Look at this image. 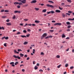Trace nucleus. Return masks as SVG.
<instances>
[{
	"mask_svg": "<svg viewBox=\"0 0 74 74\" xmlns=\"http://www.w3.org/2000/svg\"><path fill=\"white\" fill-rule=\"evenodd\" d=\"M15 18H16V17L15 16H14L13 17V19H15Z\"/></svg>",
	"mask_w": 74,
	"mask_h": 74,
	"instance_id": "obj_47",
	"label": "nucleus"
},
{
	"mask_svg": "<svg viewBox=\"0 0 74 74\" xmlns=\"http://www.w3.org/2000/svg\"><path fill=\"white\" fill-rule=\"evenodd\" d=\"M26 36L27 37H29V36H30V34L26 35Z\"/></svg>",
	"mask_w": 74,
	"mask_h": 74,
	"instance_id": "obj_41",
	"label": "nucleus"
},
{
	"mask_svg": "<svg viewBox=\"0 0 74 74\" xmlns=\"http://www.w3.org/2000/svg\"><path fill=\"white\" fill-rule=\"evenodd\" d=\"M5 38V36H3V37H2V40H3L4 38Z\"/></svg>",
	"mask_w": 74,
	"mask_h": 74,
	"instance_id": "obj_54",
	"label": "nucleus"
},
{
	"mask_svg": "<svg viewBox=\"0 0 74 74\" xmlns=\"http://www.w3.org/2000/svg\"><path fill=\"white\" fill-rule=\"evenodd\" d=\"M22 71H23V72H24V71H25V69H22Z\"/></svg>",
	"mask_w": 74,
	"mask_h": 74,
	"instance_id": "obj_58",
	"label": "nucleus"
},
{
	"mask_svg": "<svg viewBox=\"0 0 74 74\" xmlns=\"http://www.w3.org/2000/svg\"><path fill=\"white\" fill-rule=\"evenodd\" d=\"M69 21H74V18H73V19H70V18H69L68 19Z\"/></svg>",
	"mask_w": 74,
	"mask_h": 74,
	"instance_id": "obj_19",
	"label": "nucleus"
},
{
	"mask_svg": "<svg viewBox=\"0 0 74 74\" xmlns=\"http://www.w3.org/2000/svg\"><path fill=\"white\" fill-rule=\"evenodd\" d=\"M59 8L60 9V10H63V8H60V6L59 7Z\"/></svg>",
	"mask_w": 74,
	"mask_h": 74,
	"instance_id": "obj_38",
	"label": "nucleus"
},
{
	"mask_svg": "<svg viewBox=\"0 0 74 74\" xmlns=\"http://www.w3.org/2000/svg\"><path fill=\"white\" fill-rule=\"evenodd\" d=\"M27 31L28 32H30V31H31V30L30 29H28L27 30Z\"/></svg>",
	"mask_w": 74,
	"mask_h": 74,
	"instance_id": "obj_60",
	"label": "nucleus"
},
{
	"mask_svg": "<svg viewBox=\"0 0 74 74\" xmlns=\"http://www.w3.org/2000/svg\"><path fill=\"white\" fill-rule=\"evenodd\" d=\"M66 23L67 25H71V24H70V23L69 22H66Z\"/></svg>",
	"mask_w": 74,
	"mask_h": 74,
	"instance_id": "obj_11",
	"label": "nucleus"
},
{
	"mask_svg": "<svg viewBox=\"0 0 74 74\" xmlns=\"http://www.w3.org/2000/svg\"><path fill=\"white\" fill-rule=\"evenodd\" d=\"M37 2V1L34 0H33L31 2V3H36Z\"/></svg>",
	"mask_w": 74,
	"mask_h": 74,
	"instance_id": "obj_7",
	"label": "nucleus"
},
{
	"mask_svg": "<svg viewBox=\"0 0 74 74\" xmlns=\"http://www.w3.org/2000/svg\"><path fill=\"white\" fill-rule=\"evenodd\" d=\"M54 26H56V25H59V26H60V25H61V23H56L54 24Z\"/></svg>",
	"mask_w": 74,
	"mask_h": 74,
	"instance_id": "obj_6",
	"label": "nucleus"
},
{
	"mask_svg": "<svg viewBox=\"0 0 74 74\" xmlns=\"http://www.w3.org/2000/svg\"><path fill=\"white\" fill-rule=\"evenodd\" d=\"M17 7L18 8H21V6H20L18 5L17 6Z\"/></svg>",
	"mask_w": 74,
	"mask_h": 74,
	"instance_id": "obj_45",
	"label": "nucleus"
},
{
	"mask_svg": "<svg viewBox=\"0 0 74 74\" xmlns=\"http://www.w3.org/2000/svg\"><path fill=\"white\" fill-rule=\"evenodd\" d=\"M50 12H51V14H54V13H55L53 11H50Z\"/></svg>",
	"mask_w": 74,
	"mask_h": 74,
	"instance_id": "obj_32",
	"label": "nucleus"
},
{
	"mask_svg": "<svg viewBox=\"0 0 74 74\" xmlns=\"http://www.w3.org/2000/svg\"><path fill=\"white\" fill-rule=\"evenodd\" d=\"M39 71H40V72H42V71H43V70L42 69H40L39 70Z\"/></svg>",
	"mask_w": 74,
	"mask_h": 74,
	"instance_id": "obj_49",
	"label": "nucleus"
},
{
	"mask_svg": "<svg viewBox=\"0 0 74 74\" xmlns=\"http://www.w3.org/2000/svg\"><path fill=\"white\" fill-rule=\"evenodd\" d=\"M48 2H49V3H54L53 1H49Z\"/></svg>",
	"mask_w": 74,
	"mask_h": 74,
	"instance_id": "obj_30",
	"label": "nucleus"
},
{
	"mask_svg": "<svg viewBox=\"0 0 74 74\" xmlns=\"http://www.w3.org/2000/svg\"><path fill=\"white\" fill-rule=\"evenodd\" d=\"M4 11V10H2L1 11V12H3Z\"/></svg>",
	"mask_w": 74,
	"mask_h": 74,
	"instance_id": "obj_48",
	"label": "nucleus"
},
{
	"mask_svg": "<svg viewBox=\"0 0 74 74\" xmlns=\"http://www.w3.org/2000/svg\"><path fill=\"white\" fill-rule=\"evenodd\" d=\"M52 23H55V22H56V21H55L53 20L52 21Z\"/></svg>",
	"mask_w": 74,
	"mask_h": 74,
	"instance_id": "obj_51",
	"label": "nucleus"
},
{
	"mask_svg": "<svg viewBox=\"0 0 74 74\" xmlns=\"http://www.w3.org/2000/svg\"><path fill=\"white\" fill-rule=\"evenodd\" d=\"M38 69V67H37V66H35L34 67V69L35 70H37Z\"/></svg>",
	"mask_w": 74,
	"mask_h": 74,
	"instance_id": "obj_18",
	"label": "nucleus"
},
{
	"mask_svg": "<svg viewBox=\"0 0 74 74\" xmlns=\"http://www.w3.org/2000/svg\"><path fill=\"white\" fill-rule=\"evenodd\" d=\"M23 33H26L27 32L26 30H23Z\"/></svg>",
	"mask_w": 74,
	"mask_h": 74,
	"instance_id": "obj_35",
	"label": "nucleus"
},
{
	"mask_svg": "<svg viewBox=\"0 0 74 74\" xmlns=\"http://www.w3.org/2000/svg\"><path fill=\"white\" fill-rule=\"evenodd\" d=\"M46 11H47V10H46V9L43 10L42 11V12H46Z\"/></svg>",
	"mask_w": 74,
	"mask_h": 74,
	"instance_id": "obj_17",
	"label": "nucleus"
},
{
	"mask_svg": "<svg viewBox=\"0 0 74 74\" xmlns=\"http://www.w3.org/2000/svg\"><path fill=\"white\" fill-rule=\"evenodd\" d=\"M18 4L19 3L18 2H15L14 3V5H16V4Z\"/></svg>",
	"mask_w": 74,
	"mask_h": 74,
	"instance_id": "obj_16",
	"label": "nucleus"
},
{
	"mask_svg": "<svg viewBox=\"0 0 74 74\" xmlns=\"http://www.w3.org/2000/svg\"><path fill=\"white\" fill-rule=\"evenodd\" d=\"M21 34V32H18L17 33V34Z\"/></svg>",
	"mask_w": 74,
	"mask_h": 74,
	"instance_id": "obj_53",
	"label": "nucleus"
},
{
	"mask_svg": "<svg viewBox=\"0 0 74 74\" xmlns=\"http://www.w3.org/2000/svg\"><path fill=\"white\" fill-rule=\"evenodd\" d=\"M70 69H74V66H72L70 67Z\"/></svg>",
	"mask_w": 74,
	"mask_h": 74,
	"instance_id": "obj_40",
	"label": "nucleus"
},
{
	"mask_svg": "<svg viewBox=\"0 0 74 74\" xmlns=\"http://www.w3.org/2000/svg\"><path fill=\"white\" fill-rule=\"evenodd\" d=\"M35 23H40V21L36 20L35 21Z\"/></svg>",
	"mask_w": 74,
	"mask_h": 74,
	"instance_id": "obj_15",
	"label": "nucleus"
},
{
	"mask_svg": "<svg viewBox=\"0 0 74 74\" xmlns=\"http://www.w3.org/2000/svg\"><path fill=\"white\" fill-rule=\"evenodd\" d=\"M47 36V33H44L42 36L41 37V39L42 40L43 38H44V37H45Z\"/></svg>",
	"mask_w": 74,
	"mask_h": 74,
	"instance_id": "obj_1",
	"label": "nucleus"
},
{
	"mask_svg": "<svg viewBox=\"0 0 74 74\" xmlns=\"http://www.w3.org/2000/svg\"><path fill=\"white\" fill-rule=\"evenodd\" d=\"M10 64L12 65V64H14V62H10Z\"/></svg>",
	"mask_w": 74,
	"mask_h": 74,
	"instance_id": "obj_28",
	"label": "nucleus"
},
{
	"mask_svg": "<svg viewBox=\"0 0 74 74\" xmlns=\"http://www.w3.org/2000/svg\"><path fill=\"white\" fill-rule=\"evenodd\" d=\"M46 6L47 7H51V8H53L54 7L53 5H50L49 4L46 5Z\"/></svg>",
	"mask_w": 74,
	"mask_h": 74,
	"instance_id": "obj_3",
	"label": "nucleus"
},
{
	"mask_svg": "<svg viewBox=\"0 0 74 74\" xmlns=\"http://www.w3.org/2000/svg\"><path fill=\"white\" fill-rule=\"evenodd\" d=\"M24 21H28V19H24Z\"/></svg>",
	"mask_w": 74,
	"mask_h": 74,
	"instance_id": "obj_56",
	"label": "nucleus"
},
{
	"mask_svg": "<svg viewBox=\"0 0 74 74\" xmlns=\"http://www.w3.org/2000/svg\"><path fill=\"white\" fill-rule=\"evenodd\" d=\"M13 57L15 58H17L18 59H21V57H19L18 56H16L15 55L13 56Z\"/></svg>",
	"mask_w": 74,
	"mask_h": 74,
	"instance_id": "obj_4",
	"label": "nucleus"
},
{
	"mask_svg": "<svg viewBox=\"0 0 74 74\" xmlns=\"http://www.w3.org/2000/svg\"><path fill=\"white\" fill-rule=\"evenodd\" d=\"M14 13H18V14H21V12L20 11H18V10H15L14 12Z\"/></svg>",
	"mask_w": 74,
	"mask_h": 74,
	"instance_id": "obj_5",
	"label": "nucleus"
},
{
	"mask_svg": "<svg viewBox=\"0 0 74 74\" xmlns=\"http://www.w3.org/2000/svg\"><path fill=\"white\" fill-rule=\"evenodd\" d=\"M2 18H3V19H4V18H6V16H2Z\"/></svg>",
	"mask_w": 74,
	"mask_h": 74,
	"instance_id": "obj_36",
	"label": "nucleus"
},
{
	"mask_svg": "<svg viewBox=\"0 0 74 74\" xmlns=\"http://www.w3.org/2000/svg\"><path fill=\"white\" fill-rule=\"evenodd\" d=\"M56 58H60V56L57 55V56H56Z\"/></svg>",
	"mask_w": 74,
	"mask_h": 74,
	"instance_id": "obj_39",
	"label": "nucleus"
},
{
	"mask_svg": "<svg viewBox=\"0 0 74 74\" xmlns=\"http://www.w3.org/2000/svg\"><path fill=\"white\" fill-rule=\"evenodd\" d=\"M5 40H8V37H5Z\"/></svg>",
	"mask_w": 74,
	"mask_h": 74,
	"instance_id": "obj_42",
	"label": "nucleus"
},
{
	"mask_svg": "<svg viewBox=\"0 0 74 74\" xmlns=\"http://www.w3.org/2000/svg\"><path fill=\"white\" fill-rule=\"evenodd\" d=\"M50 13H51V11L48 12H47V14H50Z\"/></svg>",
	"mask_w": 74,
	"mask_h": 74,
	"instance_id": "obj_59",
	"label": "nucleus"
},
{
	"mask_svg": "<svg viewBox=\"0 0 74 74\" xmlns=\"http://www.w3.org/2000/svg\"><path fill=\"white\" fill-rule=\"evenodd\" d=\"M65 7H71V5H66L65 6Z\"/></svg>",
	"mask_w": 74,
	"mask_h": 74,
	"instance_id": "obj_14",
	"label": "nucleus"
},
{
	"mask_svg": "<svg viewBox=\"0 0 74 74\" xmlns=\"http://www.w3.org/2000/svg\"><path fill=\"white\" fill-rule=\"evenodd\" d=\"M67 27L68 28V29H70V27H71V25H69L67 26Z\"/></svg>",
	"mask_w": 74,
	"mask_h": 74,
	"instance_id": "obj_21",
	"label": "nucleus"
},
{
	"mask_svg": "<svg viewBox=\"0 0 74 74\" xmlns=\"http://www.w3.org/2000/svg\"><path fill=\"white\" fill-rule=\"evenodd\" d=\"M4 47H7V45H6V43H4Z\"/></svg>",
	"mask_w": 74,
	"mask_h": 74,
	"instance_id": "obj_57",
	"label": "nucleus"
},
{
	"mask_svg": "<svg viewBox=\"0 0 74 74\" xmlns=\"http://www.w3.org/2000/svg\"><path fill=\"white\" fill-rule=\"evenodd\" d=\"M4 12H9V11H8V10H5L4 11Z\"/></svg>",
	"mask_w": 74,
	"mask_h": 74,
	"instance_id": "obj_25",
	"label": "nucleus"
},
{
	"mask_svg": "<svg viewBox=\"0 0 74 74\" xmlns=\"http://www.w3.org/2000/svg\"><path fill=\"white\" fill-rule=\"evenodd\" d=\"M64 4H65V3H61L62 5H64Z\"/></svg>",
	"mask_w": 74,
	"mask_h": 74,
	"instance_id": "obj_44",
	"label": "nucleus"
},
{
	"mask_svg": "<svg viewBox=\"0 0 74 74\" xmlns=\"http://www.w3.org/2000/svg\"><path fill=\"white\" fill-rule=\"evenodd\" d=\"M27 5H24L23 7H27Z\"/></svg>",
	"mask_w": 74,
	"mask_h": 74,
	"instance_id": "obj_63",
	"label": "nucleus"
},
{
	"mask_svg": "<svg viewBox=\"0 0 74 74\" xmlns=\"http://www.w3.org/2000/svg\"><path fill=\"white\" fill-rule=\"evenodd\" d=\"M55 12H58V13H60V10H55Z\"/></svg>",
	"mask_w": 74,
	"mask_h": 74,
	"instance_id": "obj_8",
	"label": "nucleus"
},
{
	"mask_svg": "<svg viewBox=\"0 0 74 74\" xmlns=\"http://www.w3.org/2000/svg\"><path fill=\"white\" fill-rule=\"evenodd\" d=\"M32 26H36V25L34 24H32Z\"/></svg>",
	"mask_w": 74,
	"mask_h": 74,
	"instance_id": "obj_61",
	"label": "nucleus"
},
{
	"mask_svg": "<svg viewBox=\"0 0 74 74\" xmlns=\"http://www.w3.org/2000/svg\"><path fill=\"white\" fill-rule=\"evenodd\" d=\"M62 16H63V17H65V14L63 13H62Z\"/></svg>",
	"mask_w": 74,
	"mask_h": 74,
	"instance_id": "obj_20",
	"label": "nucleus"
},
{
	"mask_svg": "<svg viewBox=\"0 0 74 74\" xmlns=\"http://www.w3.org/2000/svg\"><path fill=\"white\" fill-rule=\"evenodd\" d=\"M17 51L18 52H19L20 51H22V50L20 49H18Z\"/></svg>",
	"mask_w": 74,
	"mask_h": 74,
	"instance_id": "obj_33",
	"label": "nucleus"
},
{
	"mask_svg": "<svg viewBox=\"0 0 74 74\" xmlns=\"http://www.w3.org/2000/svg\"><path fill=\"white\" fill-rule=\"evenodd\" d=\"M49 38H52V36L51 35H50L49 36Z\"/></svg>",
	"mask_w": 74,
	"mask_h": 74,
	"instance_id": "obj_52",
	"label": "nucleus"
},
{
	"mask_svg": "<svg viewBox=\"0 0 74 74\" xmlns=\"http://www.w3.org/2000/svg\"><path fill=\"white\" fill-rule=\"evenodd\" d=\"M60 66H61V65H59L58 66H57V68H60Z\"/></svg>",
	"mask_w": 74,
	"mask_h": 74,
	"instance_id": "obj_37",
	"label": "nucleus"
},
{
	"mask_svg": "<svg viewBox=\"0 0 74 74\" xmlns=\"http://www.w3.org/2000/svg\"><path fill=\"white\" fill-rule=\"evenodd\" d=\"M18 4H19V5H23V3H22L21 2H20V3H18Z\"/></svg>",
	"mask_w": 74,
	"mask_h": 74,
	"instance_id": "obj_27",
	"label": "nucleus"
},
{
	"mask_svg": "<svg viewBox=\"0 0 74 74\" xmlns=\"http://www.w3.org/2000/svg\"><path fill=\"white\" fill-rule=\"evenodd\" d=\"M18 64V62H16L14 64H15V65H16V64Z\"/></svg>",
	"mask_w": 74,
	"mask_h": 74,
	"instance_id": "obj_34",
	"label": "nucleus"
},
{
	"mask_svg": "<svg viewBox=\"0 0 74 74\" xmlns=\"http://www.w3.org/2000/svg\"><path fill=\"white\" fill-rule=\"evenodd\" d=\"M34 9H35V10L36 11H38V10H39V8H35Z\"/></svg>",
	"mask_w": 74,
	"mask_h": 74,
	"instance_id": "obj_23",
	"label": "nucleus"
},
{
	"mask_svg": "<svg viewBox=\"0 0 74 74\" xmlns=\"http://www.w3.org/2000/svg\"><path fill=\"white\" fill-rule=\"evenodd\" d=\"M67 1L68 2H69V3H71V0H67Z\"/></svg>",
	"mask_w": 74,
	"mask_h": 74,
	"instance_id": "obj_26",
	"label": "nucleus"
},
{
	"mask_svg": "<svg viewBox=\"0 0 74 74\" xmlns=\"http://www.w3.org/2000/svg\"><path fill=\"white\" fill-rule=\"evenodd\" d=\"M66 37V36L64 34L62 35V38H64V37Z\"/></svg>",
	"mask_w": 74,
	"mask_h": 74,
	"instance_id": "obj_22",
	"label": "nucleus"
},
{
	"mask_svg": "<svg viewBox=\"0 0 74 74\" xmlns=\"http://www.w3.org/2000/svg\"><path fill=\"white\" fill-rule=\"evenodd\" d=\"M6 25L8 26H10V25H11V23H7Z\"/></svg>",
	"mask_w": 74,
	"mask_h": 74,
	"instance_id": "obj_9",
	"label": "nucleus"
},
{
	"mask_svg": "<svg viewBox=\"0 0 74 74\" xmlns=\"http://www.w3.org/2000/svg\"><path fill=\"white\" fill-rule=\"evenodd\" d=\"M4 30V27H0V30Z\"/></svg>",
	"mask_w": 74,
	"mask_h": 74,
	"instance_id": "obj_10",
	"label": "nucleus"
},
{
	"mask_svg": "<svg viewBox=\"0 0 74 74\" xmlns=\"http://www.w3.org/2000/svg\"><path fill=\"white\" fill-rule=\"evenodd\" d=\"M41 55H44V53L42 52H41L40 53Z\"/></svg>",
	"mask_w": 74,
	"mask_h": 74,
	"instance_id": "obj_43",
	"label": "nucleus"
},
{
	"mask_svg": "<svg viewBox=\"0 0 74 74\" xmlns=\"http://www.w3.org/2000/svg\"><path fill=\"white\" fill-rule=\"evenodd\" d=\"M18 1L20 2H21L22 3H23V4H25L26 2V0H18Z\"/></svg>",
	"mask_w": 74,
	"mask_h": 74,
	"instance_id": "obj_2",
	"label": "nucleus"
},
{
	"mask_svg": "<svg viewBox=\"0 0 74 74\" xmlns=\"http://www.w3.org/2000/svg\"><path fill=\"white\" fill-rule=\"evenodd\" d=\"M69 65V64H65V66L66 67H68V66Z\"/></svg>",
	"mask_w": 74,
	"mask_h": 74,
	"instance_id": "obj_29",
	"label": "nucleus"
},
{
	"mask_svg": "<svg viewBox=\"0 0 74 74\" xmlns=\"http://www.w3.org/2000/svg\"><path fill=\"white\" fill-rule=\"evenodd\" d=\"M21 37L22 38H24V37L26 38V36L25 35H21Z\"/></svg>",
	"mask_w": 74,
	"mask_h": 74,
	"instance_id": "obj_13",
	"label": "nucleus"
},
{
	"mask_svg": "<svg viewBox=\"0 0 74 74\" xmlns=\"http://www.w3.org/2000/svg\"><path fill=\"white\" fill-rule=\"evenodd\" d=\"M9 21H10V20H6V22H9Z\"/></svg>",
	"mask_w": 74,
	"mask_h": 74,
	"instance_id": "obj_64",
	"label": "nucleus"
},
{
	"mask_svg": "<svg viewBox=\"0 0 74 74\" xmlns=\"http://www.w3.org/2000/svg\"><path fill=\"white\" fill-rule=\"evenodd\" d=\"M20 57H23V56H24V54H22V53H21L20 54Z\"/></svg>",
	"mask_w": 74,
	"mask_h": 74,
	"instance_id": "obj_12",
	"label": "nucleus"
},
{
	"mask_svg": "<svg viewBox=\"0 0 74 74\" xmlns=\"http://www.w3.org/2000/svg\"><path fill=\"white\" fill-rule=\"evenodd\" d=\"M27 43H28L27 42H25L24 43V45H26V44H27Z\"/></svg>",
	"mask_w": 74,
	"mask_h": 74,
	"instance_id": "obj_24",
	"label": "nucleus"
},
{
	"mask_svg": "<svg viewBox=\"0 0 74 74\" xmlns=\"http://www.w3.org/2000/svg\"><path fill=\"white\" fill-rule=\"evenodd\" d=\"M54 31L53 30H49L50 32H53Z\"/></svg>",
	"mask_w": 74,
	"mask_h": 74,
	"instance_id": "obj_31",
	"label": "nucleus"
},
{
	"mask_svg": "<svg viewBox=\"0 0 74 74\" xmlns=\"http://www.w3.org/2000/svg\"><path fill=\"white\" fill-rule=\"evenodd\" d=\"M68 13H70V14H71V13H72V12H71V11H68Z\"/></svg>",
	"mask_w": 74,
	"mask_h": 74,
	"instance_id": "obj_50",
	"label": "nucleus"
},
{
	"mask_svg": "<svg viewBox=\"0 0 74 74\" xmlns=\"http://www.w3.org/2000/svg\"><path fill=\"white\" fill-rule=\"evenodd\" d=\"M49 38V36H48L46 37H45V39H47V38Z\"/></svg>",
	"mask_w": 74,
	"mask_h": 74,
	"instance_id": "obj_55",
	"label": "nucleus"
},
{
	"mask_svg": "<svg viewBox=\"0 0 74 74\" xmlns=\"http://www.w3.org/2000/svg\"><path fill=\"white\" fill-rule=\"evenodd\" d=\"M66 31L67 32H70V29H68Z\"/></svg>",
	"mask_w": 74,
	"mask_h": 74,
	"instance_id": "obj_62",
	"label": "nucleus"
},
{
	"mask_svg": "<svg viewBox=\"0 0 74 74\" xmlns=\"http://www.w3.org/2000/svg\"><path fill=\"white\" fill-rule=\"evenodd\" d=\"M66 15H69V16H70V14L69 13H66Z\"/></svg>",
	"mask_w": 74,
	"mask_h": 74,
	"instance_id": "obj_46",
	"label": "nucleus"
}]
</instances>
